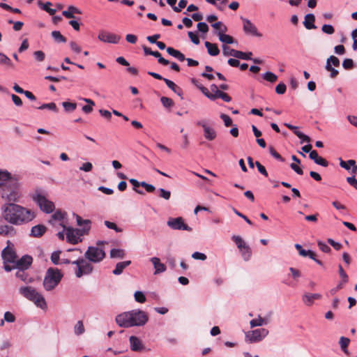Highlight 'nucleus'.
<instances>
[{
	"label": "nucleus",
	"mask_w": 357,
	"mask_h": 357,
	"mask_svg": "<svg viewBox=\"0 0 357 357\" xmlns=\"http://www.w3.org/2000/svg\"><path fill=\"white\" fill-rule=\"evenodd\" d=\"M1 210L4 220L15 225L26 224L36 218L33 210L14 203L4 204Z\"/></svg>",
	"instance_id": "1"
},
{
	"label": "nucleus",
	"mask_w": 357,
	"mask_h": 357,
	"mask_svg": "<svg viewBox=\"0 0 357 357\" xmlns=\"http://www.w3.org/2000/svg\"><path fill=\"white\" fill-rule=\"evenodd\" d=\"M1 197L8 202H17L20 197L17 181L6 170L0 169Z\"/></svg>",
	"instance_id": "2"
},
{
	"label": "nucleus",
	"mask_w": 357,
	"mask_h": 357,
	"mask_svg": "<svg viewBox=\"0 0 357 357\" xmlns=\"http://www.w3.org/2000/svg\"><path fill=\"white\" fill-rule=\"evenodd\" d=\"M149 320L148 314L140 310H133L125 312L116 316V322L124 328L132 326H142L145 325Z\"/></svg>",
	"instance_id": "3"
},
{
	"label": "nucleus",
	"mask_w": 357,
	"mask_h": 357,
	"mask_svg": "<svg viewBox=\"0 0 357 357\" xmlns=\"http://www.w3.org/2000/svg\"><path fill=\"white\" fill-rule=\"evenodd\" d=\"M76 218L77 224L79 227H82V229H74L72 227H66L61 225L66 230V238L68 243L77 244L81 241L80 236L87 234L91 229V222L89 220H83L79 215L74 214Z\"/></svg>",
	"instance_id": "4"
},
{
	"label": "nucleus",
	"mask_w": 357,
	"mask_h": 357,
	"mask_svg": "<svg viewBox=\"0 0 357 357\" xmlns=\"http://www.w3.org/2000/svg\"><path fill=\"white\" fill-rule=\"evenodd\" d=\"M19 292L26 299L33 302L37 307L42 309L47 307L44 297L34 287L31 286L21 287L19 289Z\"/></svg>",
	"instance_id": "5"
},
{
	"label": "nucleus",
	"mask_w": 357,
	"mask_h": 357,
	"mask_svg": "<svg viewBox=\"0 0 357 357\" xmlns=\"http://www.w3.org/2000/svg\"><path fill=\"white\" fill-rule=\"evenodd\" d=\"M63 274L56 268H49L45 273L43 287L46 291L53 290L61 282Z\"/></svg>",
	"instance_id": "6"
},
{
	"label": "nucleus",
	"mask_w": 357,
	"mask_h": 357,
	"mask_svg": "<svg viewBox=\"0 0 357 357\" xmlns=\"http://www.w3.org/2000/svg\"><path fill=\"white\" fill-rule=\"evenodd\" d=\"M33 200L36 202L40 209L46 213H50L55 208L54 204L47 199L45 195L40 191L36 190L32 196Z\"/></svg>",
	"instance_id": "7"
},
{
	"label": "nucleus",
	"mask_w": 357,
	"mask_h": 357,
	"mask_svg": "<svg viewBox=\"0 0 357 357\" xmlns=\"http://www.w3.org/2000/svg\"><path fill=\"white\" fill-rule=\"evenodd\" d=\"M72 264L77 266L75 273L77 278H81L84 275H89L93 270V267L90 261L83 258L73 261Z\"/></svg>",
	"instance_id": "8"
},
{
	"label": "nucleus",
	"mask_w": 357,
	"mask_h": 357,
	"mask_svg": "<svg viewBox=\"0 0 357 357\" xmlns=\"http://www.w3.org/2000/svg\"><path fill=\"white\" fill-rule=\"evenodd\" d=\"M84 257L89 261L98 263L105 257V252L99 248L90 246L85 252Z\"/></svg>",
	"instance_id": "9"
},
{
	"label": "nucleus",
	"mask_w": 357,
	"mask_h": 357,
	"mask_svg": "<svg viewBox=\"0 0 357 357\" xmlns=\"http://www.w3.org/2000/svg\"><path fill=\"white\" fill-rule=\"evenodd\" d=\"M197 126H200L203 128L204 138L208 141L214 140L217 137V132L214 128L211 127L206 120L202 119L196 122Z\"/></svg>",
	"instance_id": "10"
},
{
	"label": "nucleus",
	"mask_w": 357,
	"mask_h": 357,
	"mask_svg": "<svg viewBox=\"0 0 357 357\" xmlns=\"http://www.w3.org/2000/svg\"><path fill=\"white\" fill-rule=\"evenodd\" d=\"M243 22V29L245 34L259 37H262V34L258 31L257 26L248 19L241 17Z\"/></svg>",
	"instance_id": "11"
},
{
	"label": "nucleus",
	"mask_w": 357,
	"mask_h": 357,
	"mask_svg": "<svg viewBox=\"0 0 357 357\" xmlns=\"http://www.w3.org/2000/svg\"><path fill=\"white\" fill-rule=\"evenodd\" d=\"M167 225L172 229L192 231V228L184 222L181 217L169 218Z\"/></svg>",
	"instance_id": "12"
},
{
	"label": "nucleus",
	"mask_w": 357,
	"mask_h": 357,
	"mask_svg": "<svg viewBox=\"0 0 357 357\" xmlns=\"http://www.w3.org/2000/svg\"><path fill=\"white\" fill-rule=\"evenodd\" d=\"M340 64V60L337 57L335 56H331L327 59L326 64V70L331 72V78H335L338 74L339 72L337 70L333 68L332 66H334L335 67H338Z\"/></svg>",
	"instance_id": "13"
},
{
	"label": "nucleus",
	"mask_w": 357,
	"mask_h": 357,
	"mask_svg": "<svg viewBox=\"0 0 357 357\" xmlns=\"http://www.w3.org/2000/svg\"><path fill=\"white\" fill-rule=\"evenodd\" d=\"M268 334V331L266 328H259L252 331L246 335L250 342H257L261 341Z\"/></svg>",
	"instance_id": "14"
},
{
	"label": "nucleus",
	"mask_w": 357,
	"mask_h": 357,
	"mask_svg": "<svg viewBox=\"0 0 357 357\" xmlns=\"http://www.w3.org/2000/svg\"><path fill=\"white\" fill-rule=\"evenodd\" d=\"M100 41L112 44H117L121 40V36L107 31H101L98 36Z\"/></svg>",
	"instance_id": "15"
},
{
	"label": "nucleus",
	"mask_w": 357,
	"mask_h": 357,
	"mask_svg": "<svg viewBox=\"0 0 357 357\" xmlns=\"http://www.w3.org/2000/svg\"><path fill=\"white\" fill-rule=\"evenodd\" d=\"M33 263V258L30 255H24L15 261V267L17 270H27Z\"/></svg>",
	"instance_id": "16"
},
{
	"label": "nucleus",
	"mask_w": 357,
	"mask_h": 357,
	"mask_svg": "<svg viewBox=\"0 0 357 357\" xmlns=\"http://www.w3.org/2000/svg\"><path fill=\"white\" fill-rule=\"evenodd\" d=\"M1 256L3 264H15L17 259L16 253L8 247L3 250Z\"/></svg>",
	"instance_id": "17"
},
{
	"label": "nucleus",
	"mask_w": 357,
	"mask_h": 357,
	"mask_svg": "<svg viewBox=\"0 0 357 357\" xmlns=\"http://www.w3.org/2000/svg\"><path fill=\"white\" fill-rule=\"evenodd\" d=\"M321 298V295L319 294L307 293L303 295V301L306 305L310 306L314 303L315 300H319Z\"/></svg>",
	"instance_id": "18"
},
{
	"label": "nucleus",
	"mask_w": 357,
	"mask_h": 357,
	"mask_svg": "<svg viewBox=\"0 0 357 357\" xmlns=\"http://www.w3.org/2000/svg\"><path fill=\"white\" fill-rule=\"evenodd\" d=\"M227 27L224 26L223 29H221V31H218L217 33V35L218 36L219 40L225 43V45L227 44H232L234 43V38L232 36L225 34L224 33L227 31Z\"/></svg>",
	"instance_id": "19"
},
{
	"label": "nucleus",
	"mask_w": 357,
	"mask_h": 357,
	"mask_svg": "<svg viewBox=\"0 0 357 357\" xmlns=\"http://www.w3.org/2000/svg\"><path fill=\"white\" fill-rule=\"evenodd\" d=\"M151 261L152 262L154 268H155V273L154 274H159L161 273H163L166 271V266L160 262V260L158 257H152L151 259Z\"/></svg>",
	"instance_id": "20"
},
{
	"label": "nucleus",
	"mask_w": 357,
	"mask_h": 357,
	"mask_svg": "<svg viewBox=\"0 0 357 357\" xmlns=\"http://www.w3.org/2000/svg\"><path fill=\"white\" fill-rule=\"evenodd\" d=\"M129 340L132 351H138L143 349L144 347L141 340L136 336H130Z\"/></svg>",
	"instance_id": "21"
},
{
	"label": "nucleus",
	"mask_w": 357,
	"mask_h": 357,
	"mask_svg": "<svg viewBox=\"0 0 357 357\" xmlns=\"http://www.w3.org/2000/svg\"><path fill=\"white\" fill-rule=\"evenodd\" d=\"M47 228L43 225H38L31 228V236L36 238L41 237L46 231Z\"/></svg>",
	"instance_id": "22"
},
{
	"label": "nucleus",
	"mask_w": 357,
	"mask_h": 357,
	"mask_svg": "<svg viewBox=\"0 0 357 357\" xmlns=\"http://www.w3.org/2000/svg\"><path fill=\"white\" fill-rule=\"evenodd\" d=\"M16 234L15 228L11 225H0V236H13Z\"/></svg>",
	"instance_id": "23"
},
{
	"label": "nucleus",
	"mask_w": 357,
	"mask_h": 357,
	"mask_svg": "<svg viewBox=\"0 0 357 357\" xmlns=\"http://www.w3.org/2000/svg\"><path fill=\"white\" fill-rule=\"evenodd\" d=\"M315 17L313 14H307L305 16V20L303 22V24L307 29H316V26L314 25Z\"/></svg>",
	"instance_id": "24"
},
{
	"label": "nucleus",
	"mask_w": 357,
	"mask_h": 357,
	"mask_svg": "<svg viewBox=\"0 0 357 357\" xmlns=\"http://www.w3.org/2000/svg\"><path fill=\"white\" fill-rule=\"evenodd\" d=\"M205 47L207 49L208 53L213 56H217L220 54V50L215 43H211L208 41H206Z\"/></svg>",
	"instance_id": "25"
},
{
	"label": "nucleus",
	"mask_w": 357,
	"mask_h": 357,
	"mask_svg": "<svg viewBox=\"0 0 357 357\" xmlns=\"http://www.w3.org/2000/svg\"><path fill=\"white\" fill-rule=\"evenodd\" d=\"M62 14L66 18L73 19L75 18L74 14H82V12L79 8L73 6H70L68 10L63 11Z\"/></svg>",
	"instance_id": "26"
},
{
	"label": "nucleus",
	"mask_w": 357,
	"mask_h": 357,
	"mask_svg": "<svg viewBox=\"0 0 357 357\" xmlns=\"http://www.w3.org/2000/svg\"><path fill=\"white\" fill-rule=\"evenodd\" d=\"M167 52L169 55L176 58L180 61H183L187 59L183 53H181L180 51L177 50H175L173 47H167Z\"/></svg>",
	"instance_id": "27"
},
{
	"label": "nucleus",
	"mask_w": 357,
	"mask_h": 357,
	"mask_svg": "<svg viewBox=\"0 0 357 357\" xmlns=\"http://www.w3.org/2000/svg\"><path fill=\"white\" fill-rule=\"evenodd\" d=\"M131 264V261H125L119 262L116 264L115 268L113 270L112 273L114 275H120L122 273L123 270L128 266Z\"/></svg>",
	"instance_id": "28"
},
{
	"label": "nucleus",
	"mask_w": 357,
	"mask_h": 357,
	"mask_svg": "<svg viewBox=\"0 0 357 357\" xmlns=\"http://www.w3.org/2000/svg\"><path fill=\"white\" fill-rule=\"evenodd\" d=\"M25 271L26 270H17L15 276L26 283L32 282L33 280V278L29 277V275L25 273Z\"/></svg>",
	"instance_id": "29"
},
{
	"label": "nucleus",
	"mask_w": 357,
	"mask_h": 357,
	"mask_svg": "<svg viewBox=\"0 0 357 357\" xmlns=\"http://www.w3.org/2000/svg\"><path fill=\"white\" fill-rule=\"evenodd\" d=\"M0 64L8 68H14L15 66L11 60L3 53L0 52Z\"/></svg>",
	"instance_id": "30"
},
{
	"label": "nucleus",
	"mask_w": 357,
	"mask_h": 357,
	"mask_svg": "<svg viewBox=\"0 0 357 357\" xmlns=\"http://www.w3.org/2000/svg\"><path fill=\"white\" fill-rule=\"evenodd\" d=\"M231 239L236 243L239 250H242V249H244L245 248V247L249 246L248 245L246 244V243L240 236L234 235L231 237Z\"/></svg>",
	"instance_id": "31"
},
{
	"label": "nucleus",
	"mask_w": 357,
	"mask_h": 357,
	"mask_svg": "<svg viewBox=\"0 0 357 357\" xmlns=\"http://www.w3.org/2000/svg\"><path fill=\"white\" fill-rule=\"evenodd\" d=\"M66 213L65 212L61 211V210H57L51 217V219L49 220V222L51 224H54V221H61Z\"/></svg>",
	"instance_id": "32"
},
{
	"label": "nucleus",
	"mask_w": 357,
	"mask_h": 357,
	"mask_svg": "<svg viewBox=\"0 0 357 357\" xmlns=\"http://www.w3.org/2000/svg\"><path fill=\"white\" fill-rule=\"evenodd\" d=\"M82 100L88 103L82 107V111L86 114L91 113L93 111V106L95 105L94 101L89 98H82Z\"/></svg>",
	"instance_id": "33"
},
{
	"label": "nucleus",
	"mask_w": 357,
	"mask_h": 357,
	"mask_svg": "<svg viewBox=\"0 0 357 357\" xmlns=\"http://www.w3.org/2000/svg\"><path fill=\"white\" fill-rule=\"evenodd\" d=\"M126 255L125 251L122 249H112L110 251L111 258H120L123 259Z\"/></svg>",
	"instance_id": "34"
},
{
	"label": "nucleus",
	"mask_w": 357,
	"mask_h": 357,
	"mask_svg": "<svg viewBox=\"0 0 357 357\" xmlns=\"http://www.w3.org/2000/svg\"><path fill=\"white\" fill-rule=\"evenodd\" d=\"M222 53L225 56H231L236 58L237 50L231 48L230 47L223 45H222Z\"/></svg>",
	"instance_id": "35"
},
{
	"label": "nucleus",
	"mask_w": 357,
	"mask_h": 357,
	"mask_svg": "<svg viewBox=\"0 0 357 357\" xmlns=\"http://www.w3.org/2000/svg\"><path fill=\"white\" fill-rule=\"evenodd\" d=\"M51 35L54 40L57 43H66L67 40L66 38L62 36L59 31H53Z\"/></svg>",
	"instance_id": "36"
},
{
	"label": "nucleus",
	"mask_w": 357,
	"mask_h": 357,
	"mask_svg": "<svg viewBox=\"0 0 357 357\" xmlns=\"http://www.w3.org/2000/svg\"><path fill=\"white\" fill-rule=\"evenodd\" d=\"M262 77L265 80L271 83H274L278 80V76L271 72L265 73Z\"/></svg>",
	"instance_id": "37"
},
{
	"label": "nucleus",
	"mask_w": 357,
	"mask_h": 357,
	"mask_svg": "<svg viewBox=\"0 0 357 357\" xmlns=\"http://www.w3.org/2000/svg\"><path fill=\"white\" fill-rule=\"evenodd\" d=\"M74 331L77 335H80L84 333L85 329L82 321H77L74 327Z\"/></svg>",
	"instance_id": "38"
},
{
	"label": "nucleus",
	"mask_w": 357,
	"mask_h": 357,
	"mask_svg": "<svg viewBox=\"0 0 357 357\" xmlns=\"http://www.w3.org/2000/svg\"><path fill=\"white\" fill-rule=\"evenodd\" d=\"M250 324L251 328H254L256 326H261L264 324H266V321H265V320L262 317H259L257 319H252Z\"/></svg>",
	"instance_id": "39"
},
{
	"label": "nucleus",
	"mask_w": 357,
	"mask_h": 357,
	"mask_svg": "<svg viewBox=\"0 0 357 357\" xmlns=\"http://www.w3.org/2000/svg\"><path fill=\"white\" fill-rule=\"evenodd\" d=\"M152 56H155V58H158V63L162 64V65H164V66H167L169 65L170 63L168 60L164 59L163 57H162L161 56V54L158 52V51H153V54H152Z\"/></svg>",
	"instance_id": "40"
},
{
	"label": "nucleus",
	"mask_w": 357,
	"mask_h": 357,
	"mask_svg": "<svg viewBox=\"0 0 357 357\" xmlns=\"http://www.w3.org/2000/svg\"><path fill=\"white\" fill-rule=\"evenodd\" d=\"M355 164H356V161L354 160H349L347 161H344L342 159H340V167L347 170L350 169L351 167L354 166Z\"/></svg>",
	"instance_id": "41"
},
{
	"label": "nucleus",
	"mask_w": 357,
	"mask_h": 357,
	"mask_svg": "<svg viewBox=\"0 0 357 357\" xmlns=\"http://www.w3.org/2000/svg\"><path fill=\"white\" fill-rule=\"evenodd\" d=\"M252 53V52H243L239 50H237L236 58L244 60H251Z\"/></svg>",
	"instance_id": "42"
},
{
	"label": "nucleus",
	"mask_w": 357,
	"mask_h": 357,
	"mask_svg": "<svg viewBox=\"0 0 357 357\" xmlns=\"http://www.w3.org/2000/svg\"><path fill=\"white\" fill-rule=\"evenodd\" d=\"M62 105L64 109L68 112H73L77 108V104L75 102H63Z\"/></svg>",
	"instance_id": "43"
},
{
	"label": "nucleus",
	"mask_w": 357,
	"mask_h": 357,
	"mask_svg": "<svg viewBox=\"0 0 357 357\" xmlns=\"http://www.w3.org/2000/svg\"><path fill=\"white\" fill-rule=\"evenodd\" d=\"M350 342V340L347 337H341L340 339V347L342 349V350L345 352V353H347V347H348V345Z\"/></svg>",
	"instance_id": "44"
},
{
	"label": "nucleus",
	"mask_w": 357,
	"mask_h": 357,
	"mask_svg": "<svg viewBox=\"0 0 357 357\" xmlns=\"http://www.w3.org/2000/svg\"><path fill=\"white\" fill-rule=\"evenodd\" d=\"M38 109H48L50 110H52L54 112H57L58 109L56 107V105L54 102H50V103H45L43 104L41 106L37 107Z\"/></svg>",
	"instance_id": "45"
},
{
	"label": "nucleus",
	"mask_w": 357,
	"mask_h": 357,
	"mask_svg": "<svg viewBox=\"0 0 357 357\" xmlns=\"http://www.w3.org/2000/svg\"><path fill=\"white\" fill-rule=\"evenodd\" d=\"M240 252L244 260L248 261L251 257L252 251L250 246L245 247V248L242 249V250H240Z\"/></svg>",
	"instance_id": "46"
},
{
	"label": "nucleus",
	"mask_w": 357,
	"mask_h": 357,
	"mask_svg": "<svg viewBox=\"0 0 357 357\" xmlns=\"http://www.w3.org/2000/svg\"><path fill=\"white\" fill-rule=\"evenodd\" d=\"M338 271H339L340 277L342 280V282L343 283L348 282L349 277H348L347 274L346 273V272L344 271L342 265H340V264L338 266Z\"/></svg>",
	"instance_id": "47"
},
{
	"label": "nucleus",
	"mask_w": 357,
	"mask_h": 357,
	"mask_svg": "<svg viewBox=\"0 0 357 357\" xmlns=\"http://www.w3.org/2000/svg\"><path fill=\"white\" fill-rule=\"evenodd\" d=\"M135 299L137 302L140 303H144L146 301V296L143 294V292L137 291L135 294Z\"/></svg>",
	"instance_id": "48"
},
{
	"label": "nucleus",
	"mask_w": 357,
	"mask_h": 357,
	"mask_svg": "<svg viewBox=\"0 0 357 357\" xmlns=\"http://www.w3.org/2000/svg\"><path fill=\"white\" fill-rule=\"evenodd\" d=\"M160 101L165 107H171L174 105V101L167 97L162 96L160 98Z\"/></svg>",
	"instance_id": "49"
},
{
	"label": "nucleus",
	"mask_w": 357,
	"mask_h": 357,
	"mask_svg": "<svg viewBox=\"0 0 357 357\" xmlns=\"http://www.w3.org/2000/svg\"><path fill=\"white\" fill-rule=\"evenodd\" d=\"M269 153L270 154L275 158L276 160H278L281 162L284 161V158L281 156L280 153H278L275 149L273 146H269Z\"/></svg>",
	"instance_id": "50"
},
{
	"label": "nucleus",
	"mask_w": 357,
	"mask_h": 357,
	"mask_svg": "<svg viewBox=\"0 0 357 357\" xmlns=\"http://www.w3.org/2000/svg\"><path fill=\"white\" fill-rule=\"evenodd\" d=\"M158 192H159V197H160L166 200L169 199V198L171 197V192L169 190H166L163 188H160L158 190Z\"/></svg>",
	"instance_id": "51"
},
{
	"label": "nucleus",
	"mask_w": 357,
	"mask_h": 357,
	"mask_svg": "<svg viewBox=\"0 0 357 357\" xmlns=\"http://www.w3.org/2000/svg\"><path fill=\"white\" fill-rule=\"evenodd\" d=\"M105 225L111 229L115 230L116 232H121L122 229L117 227V225L114 222H109L108 220L105 221Z\"/></svg>",
	"instance_id": "52"
},
{
	"label": "nucleus",
	"mask_w": 357,
	"mask_h": 357,
	"mask_svg": "<svg viewBox=\"0 0 357 357\" xmlns=\"http://www.w3.org/2000/svg\"><path fill=\"white\" fill-rule=\"evenodd\" d=\"M223 91H220L219 89L214 92L213 93H210L209 91L206 94V97L211 100H215L217 98H220V94H222Z\"/></svg>",
	"instance_id": "53"
},
{
	"label": "nucleus",
	"mask_w": 357,
	"mask_h": 357,
	"mask_svg": "<svg viewBox=\"0 0 357 357\" xmlns=\"http://www.w3.org/2000/svg\"><path fill=\"white\" fill-rule=\"evenodd\" d=\"M342 66L346 70H351L354 68V61L351 59H345L342 62Z\"/></svg>",
	"instance_id": "54"
},
{
	"label": "nucleus",
	"mask_w": 357,
	"mask_h": 357,
	"mask_svg": "<svg viewBox=\"0 0 357 357\" xmlns=\"http://www.w3.org/2000/svg\"><path fill=\"white\" fill-rule=\"evenodd\" d=\"M61 252V251H55L52 254L51 261L54 264L58 265L59 264V257Z\"/></svg>",
	"instance_id": "55"
},
{
	"label": "nucleus",
	"mask_w": 357,
	"mask_h": 357,
	"mask_svg": "<svg viewBox=\"0 0 357 357\" xmlns=\"http://www.w3.org/2000/svg\"><path fill=\"white\" fill-rule=\"evenodd\" d=\"M191 82H192V83H193L194 84H195V85L197 86V88H199V89H200V91L203 93V94H204V96H206V94H207V93H208V89H207V88H206L205 86H203V85H202V84H198V81H197L196 79H195V78H192V79H191Z\"/></svg>",
	"instance_id": "56"
},
{
	"label": "nucleus",
	"mask_w": 357,
	"mask_h": 357,
	"mask_svg": "<svg viewBox=\"0 0 357 357\" xmlns=\"http://www.w3.org/2000/svg\"><path fill=\"white\" fill-rule=\"evenodd\" d=\"M321 30L324 33L327 34H333L335 32V29L332 25L330 24H324L322 26Z\"/></svg>",
	"instance_id": "57"
},
{
	"label": "nucleus",
	"mask_w": 357,
	"mask_h": 357,
	"mask_svg": "<svg viewBox=\"0 0 357 357\" xmlns=\"http://www.w3.org/2000/svg\"><path fill=\"white\" fill-rule=\"evenodd\" d=\"M220 118L224 121L225 126L229 127L232 126V119L227 114H222Z\"/></svg>",
	"instance_id": "58"
},
{
	"label": "nucleus",
	"mask_w": 357,
	"mask_h": 357,
	"mask_svg": "<svg viewBox=\"0 0 357 357\" xmlns=\"http://www.w3.org/2000/svg\"><path fill=\"white\" fill-rule=\"evenodd\" d=\"M286 90H287V86H286V84L284 83H280L275 87V92L280 95L284 94L285 93Z\"/></svg>",
	"instance_id": "59"
},
{
	"label": "nucleus",
	"mask_w": 357,
	"mask_h": 357,
	"mask_svg": "<svg viewBox=\"0 0 357 357\" xmlns=\"http://www.w3.org/2000/svg\"><path fill=\"white\" fill-rule=\"evenodd\" d=\"M317 244H318L319 248L322 252H324L325 253H328V252H331V248L327 244H326L325 243L321 242V241H319L317 243Z\"/></svg>",
	"instance_id": "60"
},
{
	"label": "nucleus",
	"mask_w": 357,
	"mask_h": 357,
	"mask_svg": "<svg viewBox=\"0 0 357 357\" xmlns=\"http://www.w3.org/2000/svg\"><path fill=\"white\" fill-rule=\"evenodd\" d=\"M33 56L35 59L38 61H44L45 58V53L41 50H38L33 52Z\"/></svg>",
	"instance_id": "61"
},
{
	"label": "nucleus",
	"mask_w": 357,
	"mask_h": 357,
	"mask_svg": "<svg viewBox=\"0 0 357 357\" xmlns=\"http://www.w3.org/2000/svg\"><path fill=\"white\" fill-rule=\"evenodd\" d=\"M255 165L258 169V171L264 176H268V172L266 169V168L258 161L255 162Z\"/></svg>",
	"instance_id": "62"
},
{
	"label": "nucleus",
	"mask_w": 357,
	"mask_h": 357,
	"mask_svg": "<svg viewBox=\"0 0 357 357\" xmlns=\"http://www.w3.org/2000/svg\"><path fill=\"white\" fill-rule=\"evenodd\" d=\"M188 34L190 39L194 44H195V45L199 44V42H200L199 38L195 33H194L192 31H189Z\"/></svg>",
	"instance_id": "63"
},
{
	"label": "nucleus",
	"mask_w": 357,
	"mask_h": 357,
	"mask_svg": "<svg viewBox=\"0 0 357 357\" xmlns=\"http://www.w3.org/2000/svg\"><path fill=\"white\" fill-rule=\"evenodd\" d=\"M347 181L350 185L357 190V179L355 178V176L347 177Z\"/></svg>",
	"instance_id": "64"
}]
</instances>
